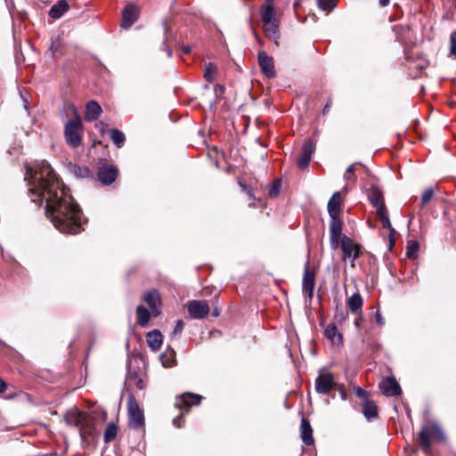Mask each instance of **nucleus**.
<instances>
[{"instance_id": "1", "label": "nucleus", "mask_w": 456, "mask_h": 456, "mask_svg": "<svg viewBox=\"0 0 456 456\" xmlns=\"http://www.w3.org/2000/svg\"><path fill=\"white\" fill-rule=\"evenodd\" d=\"M29 174V195L38 205L45 204V213L61 232L76 234L81 231V211L50 164L42 160Z\"/></svg>"}, {"instance_id": "2", "label": "nucleus", "mask_w": 456, "mask_h": 456, "mask_svg": "<svg viewBox=\"0 0 456 456\" xmlns=\"http://www.w3.org/2000/svg\"><path fill=\"white\" fill-rule=\"evenodd\" d=\"M444 439L443 430L435 424L424 426L419 436V446L427 453L430 451L432 440L443 441Z\"/></svg>"}, {"instance_id": "3", "label": "nucleus", "mask_w": 456, "mask_h": 456, "mask_svg": "<svg viewBox=\"0 0 456 456\" xmlns=\"http://www.w3.org/2000/svg\"><path fill=\"white\" fill-rule=\"evenodd\" d=\"M64 419L68 425L79 428L81 436H84L86 432L91 421L87 413L83 412L77 408L68 411L64 416Z\"/></svg>"}, {"instance_id": "4", "label": "nucleus", "mask_w": 456, "mask_h": 456, "mask_svg": "<svg viewBox=\"0 0 456 456\" xmlns=\"http://www.w3.org/2000/svg\"><path fill=\"white\" fill-rule=\"evenodd\" d=\"M82 121L77 117L76 118L69 120L65 125V138L67 143L73 148H77L81 144L82 142Z\"/></svg>"}, {"instance_id": "5", "label": "nucleus", "mask_w": 456, "mask_h": 456, "mask_svg": "<svg viewBox=\"0 0 456 456\" xmlns=\"http://www.w3.org/2000/svg\"><path fill=\"white\" fill-rule=\"evenodd\" d=\"M128 422L130 428L134 429H141L144 427V414L140 409L136 400L130 396L127 400Z\"/></svg>"}, {"instance_id": "6", "label": "nucleus", "mask_w": 456, "mask_h": 456, "mask_svg": "<svg viewBox=\"0 0 456 456\" xmlns=\"http://www.w3.org/2000/svg\"><path fill=\"white\" fill-rule=\"evenodd\" d=\"M339 245H341V249L343 252V260H350L352 266H354V261L359 257L361 253L360 245L355 243L352 239L346 235L342 237Z\"/></svg>"}, {"instance_id": "7", "label": "nucleus", "mask_w": 456, "mask_h": 456, "mask_svg": "<svg viewBox=\"0 0 456 456\" xmlns=\"http://www.w3.org/2000/svg\"><path fill=\"white\" fill-rule=\"evenodd\" d=\"M336 387L335 379L330 372H322L315 379V390L318 394L327 395Z\"/></svg>"}, {"instance_id": "8", "label": "nucleus", "mask_w": 456, "mask_h": 456, "mask_svg": "<svg viewBox=\"0 0 456 456\" xmlns=\"http://www.w3.org/2000/svg\"><path fill=\"white\" fill-rule=\"evenodd\" d=\"M203 397L198 394L185 392L176 397L175 406L178 409L185 408L188 412L191 406H197L201 403Z\"/></svg>"}, {"instance_id": "9", "label": "nucleus", "mask_w": 456, "mask_h": 456, "mask_svg": "<svg viewBox=\"0 0 456 456\" xmlns=\"http://www.w3.org/2000/svg\"><path fill=\"white\" fill-rule=\"evenodd\" d=\"M330 243L332 249H337L342 239L343 222L339 216L330 218Z\"/></svg>"}, {"instance_id": "10", "label": "nucleus", "mask_w": 456, "mask_h": 456, "mask_svg": "<svg viewBox=\"0 0 456 456\" xmlns=\"http://www.w3.org/2000/svg\"><path fill=\"white\" fill-rule=\"evenodd\" d=\"M209 305L205 300H191L188 302V312L193 319H202L209 313Z\"/></svg>"}, {"instance_id": "11", "label": "nucleus", "mask_w": 456, "mask_h": 456, "mask_svg": "<svg viewBox=\"0 0 456 456\" xmlns=\"http://www.w3.org/2000/svg\"><path fill=\"white\" fill-rule=\"evenodd\" d=\"M139 9L132 4H127L122 11V22L123 28H129L138 19Z\"/></svg>"}, {"instance_id": "12", "label": "nucleus", "mask_w": 456, "mask_h": 456, "mask_svg": "<svg viewBox=\"0 0 456 456\" xmlns=\"http://www.w3.org/2000/svg\"><path fill=\"white\" fill-rule=\"evenodd\" d=\"M379 388L386 396H395L402 393L401 387L395 378L387 377L382 379Z\"/></svg>"}, {"instance_id": "13", "label": "nucleus", "mask_w": 456, "mask_h": 456, "mask_svg": "<svg viewBox=\"0 0 456 456\" xmlns=\"http://www.w3.org/2000/svg\"><path fill=\"white\" fill-rule=\"evenodd\" d=\"M258 62L262 72L267 77H273L275 76L273 60L272 57L268 56L265 52H259Z\"/></svg>"}, {"instance_id": "14", "label": "nucleus", "mask_w": 456, "mask_h": 456, "mask_svg": "<svg viewBox=\"0 0 456 456\" xmlns=\"http://www.w3.org/2000/svg\"><path fill=\"white\" fill-rule=\"evenodd\" d=\"M343 203V199L340 191H336L333 193L331 198L328 201V213L330 218H335L336 216H339L341 207Z\"/></svg>"}, {"instance_id": "15", "label": "nucleus", "mask_w": 456, "mask_h": 456, "mask_svg": "<svg viewBox=\"0 0 456 456\" xmlns=\"http://www.w3.org/2000/svg\"><path fill=\"white\" fill-rule=\"evenodd\" d=\"M118 176V169L113 166H102L98 172V179L106 185L112 183Z\"/></svg>"}, {"instance_id": "16", "label": "nucleus", "mask_w": 456, "mask_h": 456, "mask_svg": "<svg viewBox=\"0 0 456 456\" xmlns=\"http://www.w3.org/2000/svg\"><path fill=\"white\" fill-rule=\"evenodd\" d=\"M143 300L147 303L154 315L159 314L160 297L157 290L152 289L146 292L143 295Z\"/></svg>"}, {"instance_id": "17", "label": "nucleus", "mask_w": 456, "mask_h": 456, "mask_svg": "<svg viewBox=\"0 0 456 456\" xmlns=\"http://www.w3.org/2000/svg\"><path fill=\"white\" fill-rule=\"evenodd\" d=\"M315 275L314 273L305 267L303 277V291L308 298H312L314 295Z\"/></svg>"}, {"instance_id": "18", "label": "nucleus", "mask_w": 456, "mask_h": 456, "mask_svg": "<svg viewBox=\"0 0 456 456\" xmlns=\"http://www.w3.org/2000/svg\"><path fill=\"white\" fill-rule=\"evenodd\" d=\"M369 199L371 204L376 208L377 212L387 208L382 192L378 187H371L369 193Z\"/></svg>"}, {"instance_id": "19", "label": "nucleus", "mask_w": 456, "mask_h": 456, "mask_svg": "<svg viewBox=\"0 0 456 456\" xmlns=\"http://www.w3.org/2000/svg\"><path fill=\"white\" fill-rule=\"evenodd\" d=\"M102 111V107L97 102L90 101L86 106L85 118L86 121H94L101 116Z\"/></svg>"}, {"instance_id": "20", "label": "nucleus", "mask_w": 456, "mask_h": 456, "mask_svg": "<svg viewBox=\"0 0 456 456\" xmlns=\"http://www.w3.org/2000/svg\"><path fill=\"white\" fill-rule=\"evenodd\" d=\"M325 337L332 343V345L340 346L343 339L341 333L338 332L335 324H329L324 330Z\"/></svg>"}, {"instance_id": "21", "label": "nucleus", "mask_w": 456, "mask_h": 456, "mask_svg": "<svg viewBox=\"0 0 456 456\" xmlns=\"http://www.w3.org/2000/svg\"><path fill=\"white\" fill-rule=\"evenodd\" d=\"M264 23V31L265 36L277 44V40L280 37L279 33V22L278 20L267 21Z\"/></svg>"}, {"instance_id": "22", "label": "nucleus", "mask_w": 456, "mask_h": 456, "mask_svg": "<svg viewBox=\"0 0 456 456\" xmlns=\"http://www.w3.org/2000/svg\"><path fill=\"white\" fill-rule=\"evenodd\" d=\"M362 166L361 163H353L350 165L345 174H344V179L346 181V184L344 188L346 191H348V189L351 187V185H354L357 180L355 172L357 170V167Z\"/></svg>"}, {"instance_id": "23", "label": "nucleus", "mask_w": 456, "mask_h": 456, "mask_svg": "<svg viewBox=\"0 0 456 456\" xmlns=\"http://www.w3.org/2000/svg\"><path fill=\"white\" fill-rule=\"evenodd\" d=\"M301 438L306 445H311L314 444V437H313V429L311 428V425L309 421L303 418L301 420Z\"/></svg>"}, {"instance_id": "24", "label": "nucleus", "mask_w": 456, "mask_h": 456, "mask_svg": "<svg viewBox=\"0 0 456 456\" xmlns=\"http://www.w3.org/2000/svg\"><path fill=\"white\" fill-rule=\"evenodd\" d=\"M260 14L263 22L277 20L274 17L273 0L265 1V4L261 7Z\"/></svg>"}, {"instance_id": "25", "label": "nucleus", "mask_w": 456, "mask_h": 456, "mask_svg": "<svg viewBox=\"0 0 456 456\" xmlns=\"http://www.w3.org/2000/svg\"><path fill=\"white\" fill-rule=\"evenodd\" d=\"M162 342V334L158 330H151L147 334V343L151 350L157 351L159 349Z\"/></svg>"}, {"instance_id": "26", "label": "nucleus", "mask_w": 456, "mask_h": 456, "mask_svg": "<svg viewBox=\"0 0 456 456\" xmlns=\"http://www.w3.org/2000/svg\"><path fill=\"white\" fill-rule=\"evenodd\" d=\"M69 6L66 0H59L51 7L49 16L53 19H59L69 10Z\"/></svg>"}, {"instance_id": "27", "label": "nucleus", "mask_w": 456, "mask_h": 456, "mask_svg": "<svg viewBox=\"0 0 456 456\" xmlns=\"http://www.w3.org/2000/svg\"><path fill=\"white\" fill-rule=\"evenodd\" d=\"M346 304H347L349 310L352 313H355V314L362 313L363 300L358 292H355L351 297H349Z\"/></svg>"}, {"instance_id": "28", "label": "nucleus", "mask_w": 456, "mask_h": 456, "mask_svg": "<svg viewBox=\"0 0 456 456\" xmlns=\"http://www.w3.org/2000/svg\"><path fill=\"white\" fill-rule=\"evenodd\" d=\"M136 315L137 323L142 327H145L151 318L150 312L144 306L139 305L136 309Z\"/></svg>"}, {"instance_id": "29", "label": "nucleus", "mask_w": 456, "mask_h": 456, "mask_svg": "<svg viewBox=\"0 0 456 456\" xmlns=\"http://www.w3.org/2000/svg\"><path fill=\"white\" fill-rule=\"evenodd\" d=\"M364 416L370 419L378 415L377 406L372 401L365 400L362 405Z\"/></svg>"}, {"instance_id": "30", "label": "nucleus", "mask_w": 456, "mask_h": 456, "mask_svg": "<svg viewBox=\"0 0 456 456\" xmlns=\"http://www.w3.org/2000/svg\"><path fill=\"white\" fill-rule=\"evenodd\" d=\"M110 136L117 147L121 148L124 145L126 137L125 134L118 129H111L110 131Z\"/></svg>"}, {"instance_id": "31", "label": "nucleus", "mask_w": 456, "mask_h": 456, "mask_svg": "<svg viewBox=\"0 0 456 456\" xmlns=\"http://www.w3.org/2000/svg\"><path fill=\"white\" fill-rule=\"evenodd\" d=\"M216 73L217 68L216 65L212 63L206 64L203 75L206 81L212 83L216 79Z\"/></svg>"}, {"instance_id": "32", "label": "nucleus", "mask_w": 456, "mask_h": 456, "mask_svg": "<svg viewBox=\"0 0 456 456\" xmlns=\"http://www.w3.org/2000/svg\"><path fill=\"white\" fill-rule=\"evenodd\" d=\"M117 431L118 428L116 424L113 422L109 423L104 431V442L110 443L117 436Z\"/></svg>"}, {"instance_id": "33", "label": "nucleus", "mask_w": 456, "mask_h": 456, "mask_svg": "<svg viewBox=\"0 0 456 456\" xmlns=\"http://www.w3.org/2000/svg\"><path fill=\"white\" fill-rule=\"evenodd\" d=\"M377 215L381 221L383 227L389 229L391 232H395V230L392 228L387 208L377 212Z\"/></svg>"}, {"instance_id": "34", "label": "nucleus", "mask_w": 456, "mask_h": 456, "mask_svg": "<svg viewBox=\"0 0 456 456\" xmlns=\"http://www.w3.org/2000/svg\"><path fill=\"white\" fill-rule=\"evenodd\" d=\"M318 6L327 13L332 11L336 6V0H317Z\"/></svg>"}, {"instance_id": "35", "label": "nucleus", "mask_w": 456, "mask_h": 456, "mask_svg": "<svg viewBox=\"0 0 456 456\" xmlns=\"http://www.w3.org/2000/svg\"><path fill=\"white\" fill-rule=\"evenodd\" d=\"M70 170L73 174L81 178L88 177L90 175V170L86 167L73 165Z\"/></svg>"}, {"instance_id": "36", "label": "nucleus", "mask_w": 456, "mask_h": 456, "mask_svg": "<svg viewBox=\"0 0 456 456\" xmlns=\"http://www.w3.org/2000/svg\"><path fill=\"white\" fill-rule=\"evenodd\" d=\"M314 143L311 140H308L303 144L302 153L306 154L312 158V154L314 153Z\"/></svg>"}, {"instance_id": "37", "label": "nucleus", "mask_w": 456, "mask_h": 456, "mask_svg": "<svg viewBox=\"0 0 456 456\" xmlns=\"http://www.w3.org/2000/svg\"><path fill=\"white\" fill-rule=\"evenodd\" d=\"M310 161H311V157L310 156H308L306 154H304V153H301L300 156L297 159V166L300 168H305V167H308Z\"/></svg>"}, {"instance_id": "38", "label": "nucleus", "mask_w": 456, "mask_h": 456, "mask_svg": "<svg viewBox=\"0 0 456 456\" xmlns=\"http://www.w3.org/2000/svg\"><path fill=\"white\" fill-rule=\"evenodd\" d=\"M175 357V352L171 350L169 353H166L161 356L162 363L165 367H170Z\"/></svg>"}, {"instance_id": "39", "label": "nucleus", "mask_w": 456, "mask_h": 456, "mask_svg": "<svg viewBox=\"0 0 456 456\" xmlns=\"http://www.w3.org/2000/svg\"><path fill=\"white\" fill-rule=\"evenodd\" d=\"M419 250V243L417 241H411L407 247V256L414 257Z\"/></svg>"}, {"instance_id": "40", "label": "nucleus", "mask_w": 456, "mask_h": 456, "mask_svg": "<svg viewBox=\"0 0 456 456\" xmlns=\"http://www.w3.org/2000/svg\"><path fill=\"white\" fill-rule=\"evenodd\" d=\"M434 190L432 188L427 189L422 195L421 198V208H424L425 205L433 198Z\"/></svg>"}, {"instance_id": "41", "label": "nucleus", "mask_w": 456, "mask_h": 456, "mask_svg": "<svg viewBox=\"0 0 456 456\" xmlns=\"http://www.w3.org/2000/svg\"><path fill=\"white\" fill-rule=\"evenodd\" d=\"M450 53L456 58V32H452L450 37Z\"/></svg>"}, {"instance_id": "42", "label": "nucleus", "mask_w": 456, "mask_h": 456, "mask_svg": "<svg viewBox=\"0 0 456 456\" xmlns=\"http://www.w3.org/2000/svg\"><path fill=\"white\" fill-rule=\"evenodd\" d=\"M183 330V322L182 320H179L177 321L175 328H174V330H173V335H177V334H180Z\"/></svg>"}, {"instance_id": "43", "label": "nucleus", "mask_w": 456, "mask_h": 456, "mask_svg": "<svg viewBox=\"0 0 456 456\" xmlns=\"http://www.w3.org/2000/svg\"><path fill=\"white\" fill-rule=\"evenodd\" d=\"M173 423L176 428H181L183 426V414L177 416L173 419Z\"/></svg>"}, {"instance_id": "44", "label": "nucleus", "mask_w": 456, "mask_h": 456, "mask_svg": "<svg viewBox=\"0 0 456 456\" xmlns=\"http://www.w3.org/2000/svg\"><path fill=\"white\" fill-rule=\"evenodd\" d=\"M354 392L358 397L366 398L367 396V392L359 387L354 388Z\"/></svg>"}, {"instance_id": "45", "label": "nucleus", "mask_w": 456, "mask_h": 456, "mask_svg": "<svg viewBox=\"0 0 456 456\" xmlns=\"http://www.w3.org/2000/svg\"><path fill=\"white\" fill-rule=\"evenodd\" d=\"M59 45L60 44H59V42L57 40L56 41H53V40L52 41L50 50L52 51L53 55H54L55 53L57 52Z\"/></svg>"}, {"instance_id": "46", "label": "nucleus", "mask_w": 456, "mask_h": 456, "mask_svg": "<svg viewBox=\"0 0 456 456\" xmlns=\"http://www.w3.org/2000/svg\"><path fill=\"white\" fill-rule=\"evenodd\" d=\"M375 319H376V322L379 324V325H383L384 324V321H383V318L381 316V314L379 313V311H377L376 314H375Z\"/></svg>"}, {"instance_id": "47", "label": "nucleus", "mask_w": 456, "mask_h": 456, "mask_svg": "<svg viewBox=\"0 0 456 456\" xmlns=\"http://www.w3.org/2000/svg\"><path fill=\"white\" fill-rule=\"evenodd\" d=\"M7 389V384L0 378V394L5 392Z\"/></svg>"}, {"instance_id": "48", "label": "nucleus", "mask_w": 456, "mask_h": 456, "mask_svg": "<svg viewBox=\"0 0 456 456\" xmlns=\"http://www.w3.org/2000/svg\"><path fill=\"white\" fill-rule=\"evenodd\" d=\"M381 6H387L389 4V0H379Z\"/></svg>"}, {"instance_id": "49", "label": "nucleus", "mask_w": 456, "mask_h": 456, "mask_svg": "<svg viewBox=\"0 0 456 456\" xmlns=\"http://www.w3.org/2000/svg\"><path fill=\"white\" fill-rule=\"evenodd\" d=\"M330 107V102H328V103L324 106V108H323V114H326V113L329 111Z\"/></svg>"}, {"instance_id": "50", "label": "nucleus", "mask_w": 456, "mask_h": 456, "mask_svg": "<svg viewBox=\"0 0 456 456\" xmlns=\"http://www.w3.org/2000/svg\"><path fill=\"white\" fill-rule=\"evenodd\" d=\"M362 316H359V318L355 319L354 324L358 327L360 325V322H362Z\"/></svg>"}, {"instance_id": "51", "label": "nucleus", "mask_w": 456, "mask_h": 456, "mask_svg": "<svg viewBox=\"0 0 456 456\" xmlns=\"http://www.w3.org/2000/svg\"><path fill=\"white\" fill-rule=\"evenodd\" d=\"M137 387H138L140 389H142V387H142V379H140V380L138 381V383H137Z\"/></svg>"}, {"instance_id": "52", "label": "nucleus", "mask_w": 456, "mask_h": 456, "mask_svg": "<svg viewBox=\"0 0 456 456\" xmlns=\"http://www.w3.org/2000/svg\"><path fill=\"white\" fill-rule=\"evenodd\" d=\"M183 52L185 53H189L191 52V48L189 46L183 47Z\"/></svg>"}, {"instance_id": "53", "label": "nucleus", "mask_w": 456, "mask_h": 456, "mask_svg": "<svg viewBox=\"0 0 456 456\" xmlns=\"http://www.w3.org/2000/svg\"><path fill=\"white\" fill-rule=\"evenodd\" d=\"M24 108L28 110V102L27 100H24Z\"/></svg>"}, {"instance_id": "54", "label": "nucleus", "mask_w": 456, "mask_h": 456, "mask_svg": "<svg viewBox=\"0 0 456 456\" xmlns=\"http://www.w3.org/2000/svg\"><path fill=\"white\" fill-rule=\"evenodd\" d=\"M213 315H214V316H216V317L219 315V312H218V310H217V309H215V310L213 311Z\"/></svg>"}]
</instances>
